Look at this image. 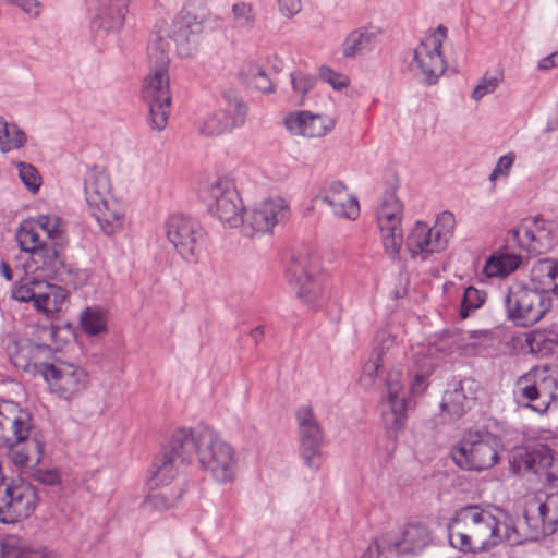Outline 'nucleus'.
<instances>
[{"label":"nucleus","instance_id":"nucleus-1","mask_svg":"<svg viewBox=\"0 0 558 558\" xmlns=\"http://www.w3.org/2000/svg\"><path fill=\"white\" fill-rule=\"evenodd\" d=\"M450 545L463 553H485L502 542L511 546L526 542L511 519L501 522L478 505L458 509L448 522Z\"/></svg>","mask_w":558,"mask_h":558},{"label":"nucleus","instance_id":"nucleus-2","mask_svg":"<svg viewBox=\"0 0 558 558\" xmlns=\"http://www.w3.org/2000/svg\"><path fill=\"white\" fill-rule=\"evenodd\" d=\"M0 449L19 468L37 465L44 454V444L33 434L31 413L11 401L0 403Z\"/></svg>","mask_w":558,"mask_h":558},{"label":"nucleus","instance_id":"nucleus-3","mask_svg":"<svg viewBox=\"0 0 558 558\" xmlns=\"http://www.w3.org/2000/svg\"><path fill=\"white\" fill-rule=\"evenodd\" d=\"M150 72L143 81L141 97L149 108L148 124L153 130L162 131L168 124L172 95L170 92V59L163 50L148 48Z\"/></svg>","mask_w":558,"mask_h":558},{"label":"nucleus","instance_id":"nucleus-4","mask_svg":"<svg viewBox=\"0 0 558 558\" xmlns=\"http://www.w3.org/2000/svg\"><path fill=\"white\" fill-rule=\"evenodd\" d=\"M504 445L495 434L481 430L468 432L461 441L452 448L451 457L454 463L469 471H484L493 468L499 461Z\"/></svg>","mask_w":558,"mask_h":558},{"label":"nucleus","instance_id":"nucleus-5","mask_svg":"<svg viewBox=\"0 0 558 558\" xmlns=\"http://www.w3.org/2000/svg\"><path fill=\"white\" fill-rule=\"evenodd\" d=\"M286 278L298 298L307 305H315L324 294L319 257L311 248L302 247L292 252Z\"/></svg>","mask_w":558,"mask_h":558},{"label":"nucleus","instance_id":"nucleus-6","mask_svg":"<svg viewBox=\"0 0 558 558\" xmlns=\"http://www.w3.org/2000/svg\"><path fill=\"white\" fill-rule=\"evenodd\" d=\"M199 463L218 482L227 483L234 478L236 457L233 448L223 441L213 429H199Z\"/></svg>","mask_w":558,"mask_h":558},{"label":"nucleus","instance_id":"nucleus-7","mask_svg":"<svg viewBox=\"0 0 558 558\" xmlns=\"http://www.w3.org/2000/svg\"><path fill=\"white\" fill-rule=\"evenodd\" d=\"M515 395L539 413L548 410L550 403L558 399V369L549 366H536L518 378Z\"/></svg>","mask_w":558,"mask_h":558},{"label":"nucleus","instance_id":"nucleus-8","mask_svg":"<svg viewBox=\"0 0 558 558\" xmlns=\"http://www.w3.org/2000/svg\"><path fill=\"white\" fill-rule=\"evenodd\" d=\"M36 368L50 390L65 401L78 398L89 386L88 372L84 367L72 363H40L36 365Z\"/></svg>","mask_w":558,"mask_h":558},{"label":"nucleus","instance_id":"nucleus-9","mask_svg":"<svg viewBox=\"0 0 558 558\" xmlns=\"http://www.w3.org/2000/svg\"><path fill=\"white\" fill-rule=\"evenodd\" d=\"M505 306L511 322L517 326L527 327L544 317L551 306V300L544 291L517 286L509 289Z\"/></svg>","mask_w":558,"mask_h":558},{"label":"nucleus","instance_id":"nucleus-10","mask_svg":"<svg viewBox=\"0 0 558 558\" xmlns=\"http://www.w3.org/2000/svg\"><path fill=\"white\" fill-rule=\"evenodd\" d=\"M447 32L446 26L439 25L435 32L425 36L413 51L411 70L422 76V81L427 85L436 84L446 71L441 47Z\"/></svg>","mask_w":558,"mask_h":558},{"label":"nucleus","instance_id":"nucleus-11","mask_svg":"<svg viewBox=\"0 0 558 558\" xmlns=\"http://www.w3.org/2000/svg\"><path fill=\"white\" fill-rule=\"evenodd\" d=\"M454 226L452 211H440L435 225L429 227L417 221L407 236V250L412 257L440 252L445 248L448 235Z\"/></svg>","mask_w":558,"mask_h":558},{"label":"nucleus","instance_id":"nucleus-12","mask_svg":"<svg viewBox=\"0 0 558 558\" xmlns=\"http://www.w3.org/2000/svg\"><path fill=\"white\" fill-rule=\"evenodd\" d=\"M247 112L243 98L235 90H226L218 108L199 126V132L210 137L230 133L244 125Z\"/></svg>","mask_w":558,"mask_h":558},{"label":"nucleus","instance_id":"nucleus-13","mask_svg":"<svg viewBox=\"0 0 558 558\" xmlns=\"http://www.w3.org/2000/svg\"><path fill=\"white\" fill-rule=\"evenodd\" d=\"M37 506L35 488L24 482L0 487V523L12 524L28 518Z\"/></svg>","mask_w":558,"mask_h":558},{"label":"nucleus","instance_id":"nucleus-14","mask_svg":"<svg viewBox=\"0 0 558 558\" xmlns=\"http://www.w3.org/2000/svg\"><path fill=\"white\" fill-rule=\"evenodd\" d=\"M31 259L35 266L34 270L47 278L57 279L74 288L84 281L80 270L65 264L59 242L38 247L31 255Z\"/></svg>","mask_w":558,"mask_h":558},{"label":"nucleus","instance_id":"nucleus-15","mask_svg":"<svg viewBox=\"0 0 558 558\" xmlns=\"http://www.w3.org/2000/svg\"><path fill=\"white\" fill-rule=\"evenodd\" d=\"M381 420L386 432L397 437L407 424V399L401 374L391 371L386 381V396L380 401Z\"/></svg>","mask_w":558,"mask_h":558},{"label":"nucleus","instance_id":"nucleus-16","mask_svg":"<svg viewBox=\"0 0 558 558\" xmlns=\"http://www.w3.org/2000/svg\"><path fill=\"white\" fill-rule=\"evenodd\" d=\"M295 415L299 426L301 456L310 469L318 470L322 464L320 448L324 441V429L311 405L301 407Z\"/></svg>","mask_w":558,"mask_h":558},{"label":"nucleus","instance_id":"nucleus-17","mask_svg":"<svg viewBox=\"0 0 558 558\" xmlns=\"http://www.w3.org/2000/svg\"><path fill=\"white\" fill-rule=\"evenodd\" d=\"M536 506L538 518H530V509L525 512V523L530 527L529 534H522L527 541H537L554 534L558 530V493L536 497L530 507Z\"/></svg>","mask_w":558,"mask_h":558},{"label":"nucleus","instance_id":"nucleus-18","mask_svg":"<svg viewBox=\"0 0 558 558\" xmlns=\"http://www.w3.org/2000/svg\"><path fill=\"white\" fill-rule=\"evenodd\" d=\"M167 235L179 253L187 258L194 256L196 244L202 239L203 232L190 215L175 211L168 219Z\"/></svg>","mask_w":558,"mask_h":558},{"label":"nucleus","instance_id":"nucleus-19","mask_svg":"<svg viewBox=\"0 0 558 558\" xmlns=\"http://www.w3.org/2000/svg\"><path fill=\"white\" fill-rule=\"evenodd\" d=\"M288 131L296 136L322 137L335 126V121L326 114H313L310 111L290 112L284 118Z\"/></svg>","mask_w":558,"mask_h":558},{"label":"nucleus","instance_id":"nucleus-20","mask_svg":"<svg viewBox=\"0 0 558 558\" xmlns=\"http://www.w3.org/2000/svg\"><path fill=\"white\" fill-rule=\"evenodd\" d=\"M199 202L206 209H246L234 185L227 180L202 187L198 192Z\"/></svg>","mask_w":558,"mask_h":558},{"label":"nucleus","instance_id":"nucleus-21","mask_svg":"<svg viewBox=\"0 0 558 558\" xmlns=\"http://www.w3.org/2000/svg\"><path fill=\"white\" fill-rule=\"evenodd\" d=\"M110 191V178L102 166L95 165L86 171L84 193L89 209H108Z\"/></svg>","mask_w":558,"mask_h":558},{"label":"nucleus","instance_id":"nucleus-22","mask_svg":"<svg viewBox=\"0 0 558 558\" xmlns=\"http://www.w3.org/2000/svg\"><path fill=\"white\" fill-rule=\"evenodd\" d=\"M376 220L385 253L396 259L404 242L401 211H377Z\"/></svg>","mask_w":558,"mask_h":558},{"label":"nucleus","instance_id":"nucleus-23","mask_svg":"<svg viewBox=\"0 0 558 558\" xmlns=\"http://www.w3.org/2000/svg\"><path fill=\"white\" fill-rule=\"evenodd\" d=\"M381 34V28L372 24L351 31L341 45L343 58L355 59L373 51L379 43Z\"/></svg>","mask_w":558,"mask_h":558},{"label":"nucleus","instance_id":"nucleus-24","mask_svg":"<svg viewBox=\"0 0 558 558\" xmlns=\"http://www.w3.org/2000/svg\"><path fill=\"white\" fill-rule=\"evenodd\" d=\"M432 530L422 522H411L403 526L401 537H391L393 549L399 553H421L433 543Z\"/></svg>","mask_w":558,"mask_h":558},{"label":"nucleus","instance_id":"nucleus-25","mask_svg":"<svg viewBox=\"0 0 558 558\" xmlns=\"http://www.w3.org/2000/svg\"><path fill=\"white\" fill-rule=\"evenodd\" d=\"M199 429H178L171 437L169 447L162 453H169L179 464L192 461L194 453L199 457Z\"/></svg>","mask_w":558,"mask_h":558},{"label":"nucleus","instance_id":"nucleus-26","mask_svg":"<svg viewBox=\"0 0 558 558\" xmlns=\"http://www.w3.org/2000/svg\"><path fill=\"white\" fill-rule=\"evenodd\" d=\"M94 24L107 33L122 28L128 12V0H98Z\"/></svg>","mask_w":558,"mask_h":558},{"label":"nucleus","instance_id":"nucleus-27","mask_svg":"<svg viewBox=\"0 0 558 558\" xmlns=\"http://www.w3.org/2000/svg\"><path fill=\"white\" fill-rule=\"evenodd\" d=\"M333 207L340 209H360L356 196L347 192V186L341 181H333L328 189H323L312 199V207Z\"/></svg>","mask_w":558,"mask_h":558},{"label":"nucleus","instance_id":"nucleus-28","mask_svg":"<svg viewBox=\"0 0 558 558\" xmlns=\"http://www.w3.org/2000/svg\"><path fill=\"white\" fill-rule=\"evenodd\" d=\"M2 558H57L44 545L34 544L15 535L7 536L1 543Z\"/></svg>","mask_w":558,"mask_h":558},{"label":"nucleus","instance_id":"nucleus-29","mask_svg":"<svg viewBox=\"0 0 558 558\" xmlns=\"http://www.w3.org/2000/svg\"><path fill=\"white\" fill-rule=\"evenodd\" d=\"M244 214V235L254 236L266 234L276 226L284 225L289 220L288 211H241Z\"/></svg>","mask_w":558,"mask_h":558},{"label":"nucleus","instance_id":"nucleus-30","mask_svg":"<svg viewBox=\"0 0 558 558\" xmlns=\"http://www.w3.org/2000/svg\"><path fill=\"white\" fill-rule=\"evenodd\" d=\"M155 488L156 490L149 493L143 502L144 509L149 512H162L174 508L184 493L180 483H175L171 487Z\"/></svg>","mask_w":558,"mask_h":558},{"label":"nucleus","instance_id":"nucleus-31","mask_svg":"<svg viewBox=\"0 0 558 558\" xmlns=\"http://www.w3.org/2000/svg\"><path fill=\"white\" fill-rule=\"evenodd\" d=\"M531 281L535 290L558 294V262L550 258L537 260L531 269Z\"/></svg>","mask_w":558,"mask_h":558},{"label":"nucleus","instance_id":"nucleus-32","mask_svg":"<svg viewBox=\"0 0 558 558\" xmlns=\"http://www.w3.org/2000/svg\"><path fill=\"white\" fill-rule=\"evenodd\" d=\"M44 291L40 298L36 301L35 308L44 313L48 318L54 317L56 314L62 311L63 305L65 304L69 292L56 284H50L47 282L46 286H40Z\"/></svg>","mask_w":558,"mask_h":558},{"label":"nucleus","instance_id":"nucleus-33","mask_svg":"<svg viewBox=\"0 0 558 558\" xmlns=\"http://www.w3.org/2000/svg\"><path fill=\"white\" fill-rule=\"evenodd\" d=\"M520 264L519 255L498 251L486 260L483 272L487 277H506L518 269Z\"/></svg>","mask_w":558,"mask_h":558},{"label":"nucleus","instance_id":"nucleus-34","mask_svg":"<svg viewBox=\"0 0 558 558\" xmlns=\"http://www.w3.org/2000/svg\"><path fill=\"white\" fill-rule=\"evenodd\" d=\"M473 403L474 399L465 395L464 385L461 384L459 387L445 392L440 407L451 417L459 418L466 410L471 409Z\"/></svg>","mask_w":558,"mask_h":558},{"label":"nucleus","instance_id":"nucleus-35","mask_svg":"<svg viewBox=\"0 0 558 558\" xmlns=\"http://www.w3.org/2000/svg\"><path fill=\"white\" fill-rule=\"evenodd\" d=\"M179 463L169 453H162L155 463V472L149 478L150 487H171L178 473Z\"/></svg>","mask_w":558,"mask_h":558},{"label":"nucleus","instance_id":"nucleus-36","mask_svg":"<svg viewBox=\"0 0 558 558\" xmlns=\"http://www.w3.org/2000/svg\"><path fill=\"white\" fill-rule=\"evenodd\" d=\"M549 223L537 216H529L525 217L522 221V225L519 228L512 229L509 232V236L521 244L520 235L523 233L525 241H523V246L530 244L532 241L538 240L542 238V234L548 229Z\"/></svg>","mask_w":558,"mask_h":558},{"label":"nucleus","instance_id":"nucleus-37","mask_svg":"<svg viewBox=\"0 0 558 558\" xmlns=\"http://www.w3.org/2000/svg\"><path fill=\"white\" fill-rule=\"evenodd\" d=\"M177 29L173 32V37L177 43L186 40L190 41V36H194L203 29V19L196 16L189 8H184L177 16L174 23Z\"/></svg>","mask_w":558,"mask_h":558},{"label":"nucleus","instance_id":"nucleus-38","mask_svg":"<svg viewBox=\"0 0 558 558\" xmlns=\"http://www.w3.org/2000/svg\"><path fill=\"white\" fill-rule=\"evenodd\" d=\"M25 132L0 117V150L8 153L21 148L26 142Z\"/></svg>","mask_w":558,"mask_h":558},{"label":"nucleus","instance_id":"nucleus-39","mask_svg":"<svg viewBox=\"0 0 558 558\" xmlns=\"http://www.w3.org/2000/svg\"><path fill=\"white\" fill-rule=\"evenodd\" d=\"M400 352L401 349L397 342L396 337L386 331H380L377 335V344L374 348L372 357L376 360V363H381L386 366Z\"/></svg>","mask_w":558,"mask_h":558},{"label":"nucleus","instance_id":"nucleus-40","mask_svg":"<svg viewBox=\"0 0 558 558\" xmlns=\"http://www.w3.org/2000/svg\"><path fill=\"white\" fill-rule=\"evenodd\" d=\"M400 181L398 174L392 170L386 171L383 179L380 209H402V204L397 196Z\"/></svg>","mask_w":558,"mask_h":558},{"label":"nucleus","instance_id":"nucleus-41","mask_svg":"<svg viewBox=\"0 0 558 558\" xmlns=\"http://www.w3.org/2000/svg\"><path fill=\"white\" fill-rule=\"evenodd\" d=\"M83 330L89 336H97L107 330V317L105 311L96 307H87L81 314Z\"/></svg>","mask_w":558,"mask_h":558},{"label":"nucleus","instance_id":"nucleus-42","mask_svg":"<svg viewBox=\"0 0 558 558\" xmlns=\"http://www.w3.org/2000/svg\"><path fill=\"white\" fill-rule=\"evenodd\" d=\"M36 228L37 226L33 220L24 221L16 232V240L20 248L31 255L38 247L47 244L39 239Z\"/></svg>","mask_w":558,"mask_h":558},{"label":"nucleus","instance_id":"nucleus-43","mask_svg":"<svg viewBox=\"0 0 558 558\" xmlns=\"http://www.w3.org/2000/svg\"><path fill=\"white\" fill-rule=\"evenodd\" d=\"M533 353L550 355L558 352V333L554 331H537L529 339Z\"/></svg>","mask_w":558,"mask_h":558},{"label":"nucleus","instance_id":"nucleus-44","mask_svg":"<svg viewBox=\"0 0 558 558\" xmlns=\"http://www.w3.org/2000/svg\"><path fill=\"white\" fill-rule=\"evenodd\" d=\"M47 281L38 279H24L12 290V298L20 302H33L34 306L36 301L40 298L44 289L40 286H46Z\"/></svg>","mask_w":558,"mask_h":558},{"label":"nucleus","instance_id":"nucleus-45","mask_svg":"<svg viewBox=\"0 0 558 558\" xmlns=\"http://www.w3.org/2000/svg\"><path fill=\"white\" fill-rule=\"evenodd\" d=\"M37 228L47 233V236L53 242H59L63 233V221L56 213L40 215L33 220Z\"/></svg>","mask_w":558,"mask_h":558},{"label":"nucleus","instance_id":"nucleus-46","mask_svg":"<svg viewBox=\"0 0 558 558\" xmlns=\"http://www.w3.org/2000/svg\"><path fill=\"white\" fill-rule=\"evenodd\" d=\"M94 219L106 234H112L123 226V211H94Z\"/></svg>","mask_w":558,"mask_h":558},{"label":"nucleus","instance_id":"nucleus-47","mask_svg":"<svg viewBox=\"0 0 558 558\" xmlns=\"http://www.w3.org/2000/svg\"><path fill=\"white\" fill-rule=\"evenodd\" d=\"M504 78L501 71L487 72L483 75L478 84L474 87L472 98L475 100L482 99L484 96L492 94L496 90Z\"/></svg>","mask_w":558,"mask_h":558},{"label":"nucleus","instance_id":"nucleus-48","mask_svg":"<svg viewBox=\"0 0 558 558\" xmlns=\"http://www.w3.org/2000/svg\"><path fill=\"white\" fill-rule=\"evenodd\" d=\"M486 298V293L474 287H468L464 290L460 315L466 318L472 312L482 306Z\"/></svg>","mask_w":558,"mask_h":558},{"label":"nucleus","instance_id":"nucleus-49","mask_svg":"<svg viewBox=\"0 0 558 558\" xmlns=\"http://www.w3.org/2000/svg\"><path fill=\"white\" fill-rule=\"evenodd\" d=\"M548 449L539 448L533 449L531 451H525L523 456V463L526 470L532 471L534 473H538L541 469L549 466L550 461L547 457Z\"/></svg>","mask_w":558,"mask_h":558},{"label":"nucleus","instance_id":"nucleus-50","mask_svg":"<svg viewBox=\"0 0 558 558\" xmlns=\"http://www.w3.org/2000/svg\"><path fill=\"white\" fill-rule=\"evenodd\" d=\"M391 549H393L391 535L389 533H383L368 544L360 558H380L384 551Z\"/></svg>","mask_w":558,"mask_h":558},{"label":"nucleus","instance_id":"nucleus-51","mask_svg":"<svg viewBox=\"0 0 558 558\" xmlns=\"http://www.w3.org/2000/svg\"><path fill=\"white\" fill-rule=\"evenodd\" d=\"M290 77L292 89L295 94L301 96L300 104H303L304 96L315 86L316 78L301 71L292 72Z\"/></svg>","mask_w":558,"mask_h":558},{"label":"nucleus","instance_id":"nucleus-52","mask_svg":"<svg viewBox=\"0 0 558 558\" xmlns=\"http://www.w3.org/2000/svg\"><path fill=\"white\" fill-rule=\"evenodd\" d=\"M515 161V154L510 151L498 158L496 166L489 174V181L495 183L499 180H506Z\"/></svg>","mask_w":558,"mask_h":558},{"label":"nucleus","instance_id":"nucleus-53","mask_svg":"<svg viewBox=\"0 0 558 558\" xmlns=\"http://www.w3.org/2000/svg\"><path fill=\"white\" fill-rule=\"evenodd\" d=\"M19 175L24 183V185L32 192L36 193L40 187V175L37 169L31 165L25 162L19 163Z\"/></svg>","mask_w":558,"mask_h":558},{"label":"nucleus","instance_id":"nucleus-54","mask_svg":"<svg viewBox=\"0 0 558 558\" xmlns=\"http://www.w3.org/2000/svg\"><path fill=\"white\" fill-rule=\"evenodd\" d=\"M319 77L336 90H342L350 84V78L347 75L333 71L327 65L319 69Z\"/></svg>","mask_w":558,"mask_h":558},{"label":"nucleus","instance_id":"nucleus-55","mask_svg":"<svg viewBox=\"0 0 558 558\" xmlns=\"http://www.w3.org/2000/svg\"><path fill=\"white\" fill-rule=\"evenodd\" d=\"M232 12L236 24L241 27H253L255 23V14L252 4L239 2L232 5Z\"/></svg>","mask_w":558,"mask_h":558},{"label":"nucleus","instance_id":"nucleus-56","mask_svg":"<svg viewBox=\"0 0 558 558\" xmlns=\"http://www.w3.org/2000/svg\"><path fill=\"white\" fill-rule=\"evenodd\" d=\"M216 218L228 228H239L244 234V214L241 211H216Z\"/></svg>","mask_w":558,"mask_h":558},{"label":"nucleus","instance_id":"nucleus-57","mask_svg":"<svg viewBox=\"0 0 558 558\" xmlns=\"http://www.w3.org/2000/svg\"><path fill=\"white\" fill-rule=\"evenodd\" d=\"M252 85L260 90L264 94H270L275 90L274 84L271 80L268 77V75L262 71L258 70L253 76H252Z\"/></svg>","mask_w":558,"mask_h":558},{"label":"nucleus","instance_id":"nucleus-58","mask_svg":"<svg viewBox=\"0 0 558 558\" xmlns=\"http://www.w3.org/2000/svg\"><path fill=\"white\" fill-rule=\"evenodd\" d=\"M301 0H278L279 12L286 17H292L301 11Z\"/></svg>","mask_w":558,"mask_h":558},{"label":"nucleus","instance_id":"nucleus-59","mask_svg":"<svg viewBox=\"0 0 558 558\" xmlns=\"http://www.w3.org/2000/svg\"><path fill=\"white\" fill-rule=\"evenodd\" d=\"M385 367L381 363H376V360L371 356L363 369V380H368L367 384H373L374 379L378 376L379 369Z\"/></svg>","mask_w":558,"mask_h":558},{"label":"nucleus","instance_id":"nucleus-60","mask_svg":"<svg viewBox=\"0 0 558 558\" xmlns=\"http://www.w3.org/2000/svg\"><path fill=\"white\" fill-rule=\"evenodd\" d=\"M265 209H289V204L282 197L268 198L264 202Z\"/></svg>","mask_w":558,"mask_h":558},{"label":"nucleus","instance_id":"nucleus-61","mask_svg":"<svg viewBox=\"0 0 558 558\" xmlns=\"http://www.w3.org/2000/svg\"><path fill=\"white\" fill-rule=\"evenodd\" d=\"M558 65V52H554L538 61L539 70H550Z\"/></svg>","mask_w":558,"mask_h":558},{"label":"nucleus","instance_id":"nucleus-62","mask_svg":"<svg viewBox=\"0 0 558 558\" xmlns=\"http://www.w3.org/2000/svg\"><path fill=\"white\" fill-rule=\"evenodd\" d=\"M426 374H415L413 383L411 384V390L413 393H418L426 388Z\"/></svg>","mask_w":558,"mask_h":558},{"label":"nucleus","instance_id":"nucleus-63","mask_svg":"<svg viewBox=\"0 0 558 558\" xmlns=\"http://www.w3.org/2000/svg\"><path fill=\"white\" fill-rule=\"evenodd\" d=\"M38 480L45 484L53 485L59 482V474L56 471H48L39 474Z\"/></svg>","mask_w":558,"mask_h":558},{"label":"nucleus","instance_id":"nucleus-64","mask_svg":"<svg viewBox=\"0 0 558 558\" xmlns=\"http://www.w3.org/2000/svg\"><path fill=\"white\" fill-rule=\"evenodd\" d=\"M0 274L8 280L11 281L13 278L12 270L8 263L1 262L0 263Z\"/></svg>","mask_w":558,"mask_h":558}]
</instances>
